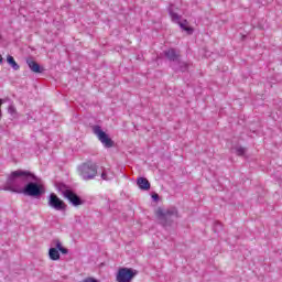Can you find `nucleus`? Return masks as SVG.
<instances>
[{
    "label": "nucleus",
    "mask_w": 282,
    "mask_h": 282,
    "mask_svg": "<svg viewBox=\"0 0 282 282\" xmlns=\"http://www.w3.org/2000/svg\"><path fill=\"white\" fill-rule=\"evenodd\" d=\"M28 182H36V177L32 172L23 170L13 171L6 182L4 191L23 194Z\"/></svg>",
    "instance_id": "obj_1"
},
{
    "label": "nucleus",
    "mask_w": 282,
    "mask_h": 282,
    "mask_svg": "<svg viewBox=\"0 0 282 282\" xmlns=\"http://www.w3.org/2000/svg\"><path fill=\"white\" fill-rule=\"evenodd\" d=\"M77 171L82 180L89 182L91 180H96V175H98V165L91 161H88L79 165Z\"/></svg>",
    "instance_id": "obj_2"
},
{
    "label": "nucleus",
    "mask_w": 282,
    "mask_h": 282,
    "mask_svg": "<svg viewBox=\"0 0 282 282\" xmlns=\"http://www.w3.org/2000/svg\"><path fill=\"white\" fill-rule=\"evenodd\" d=\"M156 217L163 226H171L173 220L180 217V214L175 207H170L167 209L158 208Z\"/></svg>",
    "instance_id": "obj_3"
},
{
    "label": "nucleus",
    "mask_w": 282,
    "mask_h": 282,
    "mask_svg": "<svg viewBox=\"0 0 282 282\" xmlns=\"http://www.w3.org/2000/svg\"><path fill=\"white\" fill-rule=\"evenodd\" d=\"M138 276V271L131 268H120L116 275L117 282H132Z\"/></svg>",
    "instance_id": "obj_4"
},
{
    "label": "nucleus",
    "mask_w": 282,
    "mask_h": 282,
    "mask_svg": "<svg viewBox=\"0 0 282 282\" xmlns=\"http://www.w3.org/2000/svg\"><path fill=\"white\" fill-rule=\"evenodd\" d=\"M43 193H45L43 186L33 181H29L22 191V194L28 195L29 197H41Z\"/></svg>",
    "instance_id": "obj_5"
},
{
    "label": "nucleus",
    "mask_w": 282,
    "mask_h": 282,
    "mask_svg": "<svg viewBox=\"0 0 282 282\" xmlns=\"http://www.w3.org/2000/svg\"><path fill=\"white\" fill-rule=\"evenodd\" d=\"M93 133L97 135L98 140L106 149H111V147H113V140L109 138V134H106L105 131H102V128H100V126H94Z\"/></svg>",
    "instance_id": "obj_6"
},
{
    "label": "nucleus",
    "mask_w": 282,
    "mask_h": 282,
    "mask_svg": "<svg viewBox=\"0 0 282 282\" xmlns=\"http://www.w3.org/2000/svg\"><path fill=\"white\" fill-rule=\"evenodd\" d=\"M48 206L51 208H54V210H65L67 208V205L63 199H61L56 194L51 193L48 196Z\"/></svg>",
    "instance_id": "obj_7"
},
{
    "label": "nucleus",
    "mask_w": 282,
    "mask_h": 282,
    "mask_svg": "<svg viewBox=\"0 0 282 282\" xmlns=\"http://www.w3.org/2000/svg\"><path fill=\"white\" fill-rule=\"evenodd\" d=\"M62 195L70 202L73 206H83L84 202L76 193L72 189H62Z\"/></svg>",
    "instance_id": "obj_8"
},
{
    "label": "nucleus",
    "mask_w": 282,
    "mask_h": 282,
    "mask_svg": "<svg viewBox=\"0 0 282 282\" xmlns=\"http://www.w3.org/2000/svg\"><path fill=\"white\" fill-rule=\"evenodd\" d=\"M26 65L34 74H43V72H45V69L41 67L36 61H33L32 57L26 59Z\"/></svg>",
    "instance_id": "obj_9"
},
{
    "label": "nucleus",
    "mask_w": 282,
    "mask_h": 282,
    "mask_svg": "<svg viewBox=\"0 0 282 282\" xmlns=\"http://www.w3.org/2000/svg\"><path fill=\"white\" fill-rule=\"evenodd\" d=\"M164 54L166 58L169 61H172L173 63H175L176 61H180V53H177V51H175L174 48H170L165 51Z\"/></svg>",
    "instance_id": "obj_10"
},
{
    "label": "nucleus",
    "mask_w": 282,
    "mask_h": 282,
    "mask_svg": "<svg viewBox=\"0 0 282 282\" xmlns=\"http://www.w3.org/2000/svg\"><path fill=\"white\" fill-rule=\"evenodd\" d=\"M137 185L141 191H149L151 188V183L145 177H139L137 180Z\"/></svg>",
    "instance_id": "obj_11"
},
{
    "label": "nucleus",
    "mask_w": 282,
    "mask_h": 282,
    "mask_svg": "<svg viewBox=\"0 0 282 282\" xmlns=\"http://www.w3.org/2000/svg\"><path fill=\"white\" fill-rule=\"evenodd\" d=\"M53 246L55 247L56 250L62 252V254H68V252H69V250L64 248L63 243L58 239L53 240Z\"/></svg>",
    "instance_id": "obj_12"
},
{
    "label": "nucleus",
    "mask_w": 282,
    "mask_h": 282,
    "mask_svg": "<svg viewBox=\"0 0 282 282\" xmlns=\"http://www.w3.org/2000/svg\"><path fill=\"white\" fill-rule=\"evenodd\" d=\"M169 14L171 17V20L173 21V23H178L182 19V15L177 14L174 10H173V6H171L169 8Z\"/></svg>",
    "instance_id": "obj_13"
},
{
    "label": "nucleus",
    "mask_w": 282,
    "mask_h": 282,
    "mask_svg": "<svg viewBox=\"0 0 282 282\" xmlns=\"http://www.w3.org/2000/svg\"><path fill=\"white\" fill-rule=\"evenodd\" d=\"M48 257L52 261H58V259H61V253L58 252V249L51 248L48 250Z\"/></svg>",
    "instance_id": "obj_14"
},
{
    "label": "nucleus",
    "mask_w": 282,
    "mask_h": 282,
    "mask_svg": "<svg viewBox=\"0 0 282 282\" xmlns=\"http://www.w3.org/2000/svg\"><path fill=\"white\" fill-rule=\"evenodd\" d=\"M175 72H188V63L177 61V66H174Z\"/></svg>",
    "instance_id": "obj_15"
},
{
    "label": "nucleus",
    "mask_w": 282,
    "mask_h": 282,
    "mask_svg": "<svg viewBox=\"0 0 282 282\" xmlns=\"http://www.w3.org/2000/svg\"><path fill=\"white\" fill-rule=\"evenodd\" d=\"M177 25H180V28L183 29L184 32H187V34H193V28L188 26L187 20L180 21Z\"/></svg>",
    "instance_id": "obj_16"
},
{
    "label": "nucleus",
    "mask_w": 282,
    "mask_h": 282,
    "mask_svg": "<svg viewBox=\"0 0 282 282\" xmlns=\"http://www.w3.org/2000/svg\"><path fill=\"white\" fill-rule=\"evenodd\" d=\"M110 173H111V170L107 167H101V173H100L101 180H104L105 182H109V180H111V176H109Z\"/></svg>",
    "instance_id": "obj_17"
},
{
    "label": "nucleus",
    "mask_w": 282,
    "mask_h": 282,
    "mask_svg": "<svg viewBox=\"0 0 282 282\" xmlns=\"http://www.w3.org/2000/svg\"><path fill=\"white\" fill-rule=\"evenodd\" d=\"M7 63H9V65L12 67V69H14L15 72H18V69H21V66H19L17 64V61H14V57L11 55H8L7 57Z\"/></svg>",
    "instance_id": "obj_18"
},
{
    "label": "nucleus",
    "mask_w": 282,
    "mask_h": 282,
    "mask_svg": "<svg viewBox=\"0 0 282 282\" xmlns=\"http://www.w3.org/2000/svg\"><path fill=\"white\" fill-rule=\"evenodd\" d=\"M235 151H236V154L238 155H246V148L243 147H236Z\"/></svg>",
    "instance_id": "obj_19"
},
{
    "label": "nucleus",
    "mask_w": 282,
    "mask_h": 282,
    "mask_svg": "<svg viewBox=\"0 0 282 282\" xmlns=\"http://www.w3.org/2000/svg\"><path fill=\"white\" fill-rule=\"evenodd\" d=\"M8 111L11 116H14V113H17V108H14V106H9Z\"/></svg>",
    "instance_id": "obj_20"
},
{
    "label": "nucleus",
    "mask_w": 282,
    "mask_h": 282,
    "mask_svg": "<svg viewBox=\"0 0 282 282\" xmlns=\"http://www.w3.org/2000/svg\"><path fill=\"white\" fill-rule=\"evenodd\" d=\"M82 282H98V280H96L94 278H86Z\"/></svg>",
    "instance_id": "obj_21"
},
{
    "label": "nucleus",
    "mask_w": 282,
    "mask_h": 282,
    "mask_svg": "<svg viewBox=\"0 0 282 282\" xmlns=\"http://www.w3.org/2000/svg\"><path fill=\"white\" fill-rule=\"evenodd\" d=\"M152 198L154 199V202H158L160 199V195L154 194V195H152Z\"/></svg>",
    "instance_id": "obj_22"
},
{
    "label": "nucleus",
    "mask_w": 282,
    "mask_h": 282,
    "mask_svg": "<svg viewBox=\"0 0 282 282\" xmlns=\"http://www.w3.org/2000/svg\"><path fill=\"white\" fill-rule=\"evenodd\" d=\"M3 63V56L0 55V65Z\"/></svg>",
    "instance_id": "obj_23"
},
{
    "label": "nucleus",
    "mask_w": 282,
    "mask_h": 282,
    "mask_svg": "<svg viewBox=\"0 0 282 282\" xmlns=\"http://www.w3.org/2000/svg\"><path fill=\"white\" fill-rule=\"evenodd\" d=\"M216 226H219V228H221V224L217 223Z\"/></svg>",
    "instance_id": "obj_24"
}]
</instances>
